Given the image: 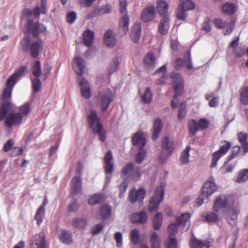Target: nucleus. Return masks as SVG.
I'll use <instances>...</instances> for the list:
<instances>
[{
    "label": "nucleus",
    "instance_id": "nucleus-21",
    "mask_svg": "<svg viewBox=\"0 0 248 248\" xmlns=\"http://www.w3.org/2000/svg\"><path fill=\"white\" fill-rule=\"evenodd\" d=\"M147 214L143 211L134 213L131 215L130 220L133 223L144 224L147 220Z\"/></svg>",
    "mask_w": 248,
    "mask_h": 248
},
{
    "label": "nucleus",
    "instance_id": "nucleus-9",
    "mask_svg": "<svg viewBox=\"0 0 248 248\" xmlns=\"http://www.w3.org/2000/svg\"><path fill=\"white\" fill-rule=\"evenodd\" d=\"M26 30L24 31L26 34H29L31 31L34 37H37L40 32H44L46 31V28L43 24L36 22L33 24L31 20H29L26 25Z\"/></svg>",
    "mask_w": 248,
    "mask_h": 248
},
{
    "label": "nucleus",
    "instance_id": "nucleus-54",
    "mask_svg": "<svg viewBox=\"0 0 248 248\" xmlns=\"http://www.w3.org/2000/svg\"><path fill=\"white\" fill-rule=\"evenodd\" d=\"M223 155L221 153H219L218 151L215 152L212 155V160L211 164V168H213L215 167L217 165L218 160L219 158Z\"/></svg>",
    "mask_w": 248,
    "mask_h": 248
},
{
    "label": "nucleus",
    "instance_id": "nucleus-30",
    "mask_svg": "<svg viewBox=\"0 0 248 248\" xmlns=\"http://www.w3.org/2000/svg\"><path fill=\"white\" fill-rule=\"evenodd\" d=\"M144 66L145 68L150 71L155 67V58L153 53L147 54L144 59Z\"/></svg>",
    "mask_w": 248,
    "mask_h": 248
},
{
    "label": "nucleus",
    "instance_id": "nucleus-2",
    "mask_svg": "<svg viewBox=\"0 0 248 248\" xmlns=\"http://www.w3.org/2000/svg\"><path fill=\"white\" fill-rule=\"evenodd\" d=\"M170 76L173 79V87L175 92V95L171 101V107L173 108H176L178 101L177 96L181 95L183 92L184 79L179 73L172 72Z\"/></svg>",
    "mask_w": 248,
    "mask_h": 248
},
{
    "label": "nucleus",
    "instance_id": "nucleus-46",
    "mask_svg": "<svg viewBox=\"0 0 248 248\" xmlns=\"http://www.w3.org/2000/svg\"><path fill=\"white\" fill-rule=\"evenodd\" d=\"M179 7L189 10L195 8V4L191 0H180Z\"/></svg>",
    "mask_w": 248,
    "mask_h": 248
},
{
    "label": "nucleus",
    "instance_id": "nucleus-37",
    "mask_svg": "<svg viewBox=\"0 0 248 248\" xmlns=\"http://www.w3.org/2000/svg\"><path fill=\"white\" fill-rule=\"evenodd\" d=\"M236 6L233 3H225L222 7V12L228 15H233L236 10Z\"/></svg>",
    "mask_w": 248,
    "mask_h": 248
},
{
    "label": "nucleus",
    "instance_id": "nucleus-64",
    "mask_svg": "<svg viewBox=\"0 0 248 248\" xmlns=\"http://www.w3.org/2000/svg\"><path fill=\"white\" fill-rule=\"evenodd\" d=\"M27 70V66L26 65H22L20 66L14 73L13 74L15 75V77L19 78L21 76L23 75Z\"/></svg>",
    "mask_w": 248,
    "mask_h": 248
},
{
    "label": "nucleus",
    "instance_id": "nucleus-49",
    "mask_svg": "<svg viewBox=\"0 0 248 248\" xmlns=\"http://www.w3.org/2000/svg\"><path fill=\"white\" fill-rule=\"evenodd\" d=\"M10 108V104L6 103L1 105L0 108V121H2L5 118L8 111Z\"/></svg>",
    "mask_w": 248,
    "mask_h": 248
},
{
    "label": "nucleus",
    "instance_id": "nucleus-63",
    "mask_svg": "<svg viewBox=\"0 0 248 248\" xmlns=\"http://www.w3.org/2000/svg\"><path fill=\"white\" fill-rule=\"evenodd\" d=\"M178 226L175 223H172L169 226L168 232L170 234V237H171L174 236L177 232Z\"/></svg>",
    "mask_w": 248,
    "mask_h": 248
},
{
    "label": "nucleus",
    "instance_id": "nucleus-34",
    "mask_svg": "<svg viewBox=\"0 0 248 248\" xmlns=\"http://www.w3.org/2000/svg\"><path fill=\"white\" fill-rule=\"evenodd\" d=\"M46 203L41 205L37 209L36 215L34 217V219L36 220L38 225H40L43 222V218L45 214Z\"/></svg>",
    "mask_w": 248,
    "mask_h": 248
},
{
    "label": "nucleus",
    "instance_id": "nucleus-4",
    "mask_svg": "<svg viewBox=\"0 0 248 248\" xmlns=\"http://www.w3.org/2000/svg\"><path fill=\"white\" fill-rule=\"evenodd\" d=\"M164 192L161 187L156 188L154 195L151 199L148 209L150 212H153L158 210L159 205L164 199Z\"/></svg>",
    "mask_w": 248,
    "mask_h": 248
},
{
    "label": "nucleus",
    "instance_id": "nucleus-16",
    "mask_svg": "<svg viewBox=\"0 0 248 248\" xmlns=\"http://www.w3.org/2000/svg\"><path fill=\"white\" fill-rule=\"evenodd\" d=\"M145 196L144 188H140L138 190H131L129 194V199L131 202L134 203L137 202H141Z\"/></svg>",
    "mask_w": 248,
    "mask_h": 248
},
{
    "label": "nucleus",
    "instance_id": "nucleus-50",
    "mask_svg": "<svg viewBox=\"0 0 248 248\" xmlns=\"http://www.w3.org/2000/svg\"><path fill=\"white\" fill-rule=\"evenodd\" d=\"M248 179V169L242 170L238 174L236 181L243 183Z\"/></svg>",
    "mask_w": 248,
    "mask_h": 248
},
{
    "label": "nucleus",
    "instance_id": "nucleus-18",
    "mask_svg": "<svg viewBox=\"0 0 248 248\" xmlns=\"http://www.w3.org/2000/svg\"><path fill=\"white\" fill-rule=\"evenodd\" d=\"M73 67L75 72L81 76L84 72V63L82 58L80 56L76 57L73 61Z\"/></svg>",
    "mask_w": 248,
    "mask_h": 248
},
{
    "label": "nucleus",
    "instance_id": "nucleus-1",
    "mask_svg": "<svg viewBox=\"0 0 248 248\" xmlns=\"http://www.w3.org/2000/svg\"><path fill=\"white\" fill-rule=\"evenodd\" d=\"M30 41V38L29 36L24 37L21 42V49L25 53L30 51L31 57L36 58L39 54L40 49L42 48V41L40 40L33 42L29 47Z\"/></svg>",
    "mask_w": 248,
    "mask_h": 248
},
{
    "label": "nucleus",
    "instance_id": "nucleus-15",
    "mask_svg": "<svg viewBox=\"0 0 248 248\" xmlns=\"http://www.w3.org/2000/svg\"><path fill=\"white\" fill-rule=\"evenodd\" d=\"M22 121V116L19 113H11L8 114L5 124L8 127H11L13 125H19Z\"/></svg>",
    "mask_w": 248,
    "mask_h": 248
},
{
    "label": "nucleus",
    "instance_id": "nucleus-6",
    "mask_svg": "<svg viewBox=\"0 0 248 248\" xmlns=\"http://www.w3.org/2000/svg\"><path fill=\"white\" fill-rule=\"evenodd\" d=\"M98 100L100 103L101 109L106 111L111 102L112 101V93L111 91L107 89L102 92H100L98 95Z\"/></svg>",
    "mask_w": 248,
    "mask_h": 248
},
{
    "label": "nucleus",
    "instance_id": "nucleus-20",
    "mask_svg": "<svg viewBox=\"0 0 248 248\" xmlns=\"http://www.w3.org/2000/svg\"><path fill=\"white\" fill-rule=\"evenodd\" d=\"M113 157L110 151L107 152L104 158L105 170L107 174H111L113 170Z\"/></svg>",
    "mask_w": 248,
    "mask_h": 248
},
{
    "label": "nucleus",
    "instance_id": "nucleus-19",
    "mask_svg": "<svg viewBox=\"0 0 248 248\" xmlns=\"http://www.w3.org/2000/svg\"><path fill=\"white\" fill-rule=\"evenodd\" d=\"M155 14L154 7H148L142 12L141 19L145 22H148L152 20L155 18Z\"/></svg>",
    "mask_w": 248,
    "mask_h": 248
},
{
    "label": "nucleus",
    "instance_id": "nucleus-53",
    "mask_svg": "<svg viewBox=\"0 0 248 248\" xmlns=\"http://www.w3.org/2000/svg\"><path fill=\"white\" fill-rule=\"evenodd\" d=\"M102 198L101 194H94L89 199L88 203L90 205L96 204L101 201Z\"/></svg>",
    "mask_w": 248,
    "mask_h": 248
},
{
    "label": "nucleus",
    "instance_id": "nucleus-57",
    "mask_svg": "<svg viewBox=\"0 0 248 248\" xmlns=\"http://www.w3.org/2000/svg\"><path fill=\"white\" fill-rule=\"evenodd\" d=\"M215 212H211L207 214L205 217L206 220L210 222L217 221L219 216Z\"/></svg>",
    "mask_w": 248,
    "mask_h": 248
},
{
    "label": "nucleus",
    "instance_id": "nucleus-44",
    "mask_svg": "<svg viewBox=\"0 0 248 248\" xmlns=\"http://www.w3.org/2000/svg\"><path fill=\"white\" fill-rule=\"evenodd\" d=\"M152 248H160V241L156 232H154L150 237Z\"/></svg>",
    "mask_w": 248,
    "mask_h": 248
},
{
    "label": "nucleus",
    "instance_id": "nucleus-27",
    "mask_svg": "<svg viewBox=\"0 0 248 248\" xmlns=\"http://www.w3.org/2000/svg\"><path fill=\"white\" fill-rule=\"evenodd\" d=\"M156 8L158 13L160 16H168L167 13L169 4L165 0H157L156 1Z\"/></svg>",
    "mask_w": 248,
    "mask_h": 248
},
{
    "label": "nucleus",
    "instance_id": "nucleus-48",
    "mask_svg": "<svg viewBox=\"0 0 248 248\" xmlns=\"http://www.w3.org/2000/svg\"><path fill=\"white\" fill-rule=\"evenodd\" d=\"M32 74L35 78H39L42 74L41 63L38 61H35L33 63L32 66Z\"/></svg>",
    "mask_w": 248,
    "mask_h": 248
},
{
    "label": "nucleus",
    "instance_id": "nucleus-59",
    "mask_svg": "<svg viewBox=\"0 0 248 248\" xmlns=\"http://www.w3.org/2000/svg\"><path fill=\"white\" fill-rule=\"evenodd\" d=\"M97 9L98 10V13H99V15L109 13L112 10L111 6L108 4L103 5L100 8H97Z\"/></svg>",
    "mask_w": 248,
    "mask_h": 248
},
{
    "label": "nucleus",
    "instance_id": "nucleus-36",
    "mask_svg": "<svg viewBox=\"0 0 248 248\" xmlns=\"http://www.w3.org/2000/svg\"><path fill=\"white\" fill-rule=\"evenodd\" d=\"M248 134L240 132L238 134V139L239 142L242 144V148L244 153L248 152Z\"/></svg>",
    "mask_w": 248,
    "mask_h": 248
},
{
    "label": "nucleus",
    "instance_id": "nucleus-7",
    "mask_svg": "<svg viewBox=\"0 0 248 248\" xmlns=\"http://www.w3.org/2000/svg\"><path fill=\"white\" fill-rule=\"evenodd\" d=\"M228 205V199L225 194L216 197L213 206V210L218 215L224 213Z\"/></svg>",
    "mask_w": 248,
    "mask_h": 248
},
{
    "label": "nucleus",
    "instance_id": "nucleus-25",
    "mask_svg": "<svg viewBox=\"0 0 248 248\" xmlns=\"http://www.w3.org/2000/svg\"><path fill=\"white\" fill-rule=\"evenodd\" d=\"M162 17L158 29L159 32L164 35L167 33L170 28V18L168 16H162Z\"/></svg>",
    "mask_w": 248,
    "mask_h": 248
},
{
    "label": "nucleus",
    "instance_id": "nucleus-23",
    "mask_svg": "<svg viewBox=\"0 0 248 248\" xmlns=\"http://www.w3.org/2000/svg\"><path fill=\"white\" fill-rule=\"evenodd\" d=\"M141 24L139 22L136 23L131 32V39L133 42L137 43L139 42L141 35Z\"/></svg>",
    "mask_w": 248,
    "mask_h": 248
},
{
    "label": "nucleus",
    "instance_id": "nucleus-22",
    "mask_svg": "<svg viewBox=\"0 0 248 248\" xmlns=\"http://www.w3.org/2000/svg\"><path fill=\"white\" fill-rule=\"evenodd\" d=\"M238 213L237 210L233 208H230L227 210L226 218L228 222L232 226H234L236 224Z\"/></svg>",
    "mask_w": 248,
    "mask_h": 248
},
{
    "label": "nucleus",
    "instance_id": "nucleus-41",
    "mask_svg": "<svg viewBox=\"0 0 248 248\" xmlns=\"http://www.w3.org/2000/svg\"><path fill=\"white\" fill-rule=\"evenodd\" d=\"M119 65L118 58L116 57H114L108 67V72L109 75H111L117 70Z\"/></svg>",
    "mask_w": 248,
    "mask_h": 248
},
{
    "label": "nucleus",
    "instance_id": "nucleus-51",
    "mask_svg": "<svg viewBox=\"0 0 248 248\" xmlns=\"http://www.w3.org/2000/svg\"><path fill=\"white\" fill-rule=\"evenodd\" d=\"M131 240L135 245H138L140 243V236L138 230L134 229L131 232Z\"/></svg>",
    "mask_w": 248,
    "mask_h": 248
},
{
    "label": "nucleus",
    "instance_id": "nucleus-3",
    "mask_svg": "<svg viewBox=\"0 0 248 248\" xmlns=\"http://www.w3.org/2000/svg\"><path fill=\"white\" fill-rule=\"evenodd\" d=\"M119 6L120 12L123 16L120 22L119 32L122 36H123L126 34L128 31L129 21V17L127 15L126 0H120Z\"/></svg>",
    "mask_w": 248,
    "mask_h": 248
},
{
    "label": "nucleus",
    "instance_id": "nucleus-24",
    "mask_svg": "<svg viewBox=\"0 0 248 248\" xmlns=\"http://www.w3.org/2000/svg\"><path fill=\"white\" fill-rule=\"evenodd\" d=\"M141 24L139 22L136 23L131 32V39L133 42L137 43L139 42L141 35Z\"/></svg>",
    "mask_w": 248,
    "mask_h": 248
},
{
    "label": "nucleus",
    "instance_id": "nucleus-32",
    "mask_svg": "<svg viewBox=\"0 0 248 248\" xmlns=\"http://www.w3.org/2000/svg\"><path fill=\"white\" fill-rule=\"evenodd\" d=\"M132 141L134 145H139L140 148H142L145 144L146 140L142 133L137 132L134 134Z\"/></svg>",
    "mask_w": 248,
    "mask_h": 248
},
{
    "label": "nucleus",
    "instance_id": "nucleus-10",
    "mask_svg": "<svg viewBox=\"0 0 248 248\" xmlns=\"http://www.w3.org/2000/svg\"><path fill=\"white\" fill-rule=\"evenodd\" d=\"M88 120L90 127L93 132H99L100 129L103 128L95 110H91L90 111L88 115Z\"/></svg>",
    "mask_w": 248,
    "mask_h": 248
},
{
    "label": "nucleus",
    "instance_id": "nucleus-8",
    "mask_svg": "<svg viewBox=\"0 0 248 248\" xmlns=\"http://www.w3.org/2000/svg\"><path fill=\"white\" fill-rule=\"evenodd\" d=\"M215 26L218 29H223L226 28V30L223 31L225 35L230 34L232 31L235 25L234 20L230 21L227 20H222L217 18L214 20Z\"/></svg>",
    "mask_w": 248,
    "mask_h": 248
},
{
    "label": "nucleus",
    "instance_id": "nucleus-62",
    "mask_svg": "<svg viewBox=\"0 0 248 248\" xmlns=\"http://www.w3.org/2000/svg\"><path fill=\"white\" fill-rule=\"evenodd\" d=\"M17 78L15 77V75L12 74L7 79L6 81V86L8 88L12 89L16 83Z\"/></svg>",
    "mask_w": 248,
    "mask_h": 248
},
{
    "label": "nucleus",
    "instance_id": "nucleus-55",
    "mask_svg": "<svg viewBox=\"0 0 248 248\" xmlns=\"http://www.w3.org/2000/svg\"><path fill=\"white\" fill-rule=\"evenodd\" d=\"M186 9L179 6L176 12V17L179 20H184L187 17V14Z\"/></svg>",
    "mask_w": 248,
    "mask_h": 248
},
{
    "label": "nucleus",
    "instance_id": "nucleus-26",
    "mask_svg": "<svg viewBox=\"0 0 248 248\" xmlns=\"http://www.w3.org/2000/svg\"><path fill=\"white\" fill-rule=\"evenodd\" d=\"M71 186L72 193L77 194L80 193L81 190V178L79 176H75L71 182Z\"/></svg>",
    "mask_w": 248,
    "mask_h": 248
},
{
    "label": "nucleus",
    "instance_id": "nucleus-35",
    "mask_svg": "<svg viewBox=\"0 0 248 248\" xmlns=\"http://www.w3.org/2000/svg\"><path fill=\"white\" fill-rule=\"evenodd\" d=\"M111 207L108 204L102 205L100 209L99 214L101 218L107 219L110 217L111 214Z\"/></svg>",
    "mask_w": 248,
    "mask_h": 248
},
{
    "label": "nucleus",
    "instance_id": "nucleus-31",
    "mask_svg": "<svg viewBox=\"0 0 248 248\" xmlns=\"http://www.w3.org/2000/svg\"><path fill=\"white\" fill-rule=\"evenodd\" d=\"M190 215L188 213L183 214L181 217L177 218V223L179 225H182L185 230H187L190 226Z\"/></svg>",
    "mask_w": 248,
    "mask_h": 248
},
{
    "label": "nucleus",
    "instance_id": "nucleus-12",
    "mask_svg": "<svg viewBox=\"0 0 248 248\" xmlns=\"http://www.w3.org/2000/svg\"><path fill=\"white\" fill-rule=\"evenodd\" d=\"M217 187L215 183V179L213 177L210 178L204 184L201 196L206 198L210 196L217 189Z\"/></svg>",
    "mask_w": 248,
    "mask_h": 248
},
{
    "label": "nucleus",
    "instance_id": "nucleus-52",
    "mask_svg": "<svg viewBox=\"0 0 248 248\" xmlns=\"http://www.w3.org/2000/svg\"><path fill=\"white\" fill-rule=\"evenodd\" d=\"M240 100L244 105L248 104V88L245 87L242 90L240 93Z\"/></svg>",
    "mask_w": 248,
    "mask_h": 248
},
{
    "label": "nucleus",
    "instance_id": "nucleus-60",
    "mask_svg": "<svg viewBox=\"0 0 248 248\" xmlns=\"http://www.w3.org/2000/svg\"><path fill=\"white\" fill-rule=\"evenodd\" d=\"M31 80L33 91L35 93L39 92L41 87V83L39 78H35Z\"/></svg>",
    "mask_w": 248,
    "mask_h": 248
},
{
    "label": "nucleus",
    "instance_id": "nucleus-43",
    "mask_svg": "<svg viewBox=\"0 0 248 248\" xmlns=\"http://www.w3.org/2000/svg\"><path fill=\"white\" fill-rule=\"evenodd\" d=\"M163 215L162 213L157 212L153 219V227L155 230H158L161 226Z\"/></svg>",
    "mask_w": 248,
    "mask_h": 248
},
{
    "label": "nucleus",
    "instance_id": "nucleus-42",
    "mask_svg": "<svg viewBox=\"0 0 248 248\" xmlns=\"http://www.w3.org/2000/svg\"><path fill=\"white\" fill-rule=\"evenodd\" d=\"M153 93L149 88H147L141 96V98L142 101L145 104L150 103L153 100Z\"/></svg>",
    "mask_w": 248,
    "mask_h": 248
},
{
    "label": "nucleus",
    "instance_id": "nucleus-17",
    "mask_svg": "<svg viewBox=\"0 0 248 248\" xmlns=\"http://www.w3.org/2000/svg\"><path fill=\"white\" fill-rule=\"evenodd\" d=\"M78 80H80L79 85L82 96L85 99H89L91 97L90 87L88 82L84 78H78Z\"/></svg>",
    "mask_w": 248,
    "mask_h": 248
},
{
    "label": "nucleus",
    "instance_id": "nucleus-33",
    "mask_svg": "<svg viewBox=\"0 0 248 248\" xmlns=\"http://www.w3.org/2000/svg\"><path fill=\"white\" fill-rule=\"evenodd\" d=\"M94 34L91 30H88L83 33V43L88 46H91L94 39Z\"/></svg>",
    "mask_w": 248,
    "mask_h": 248
},
{
    "label": "nucleus",
    "instance_id": "nucleus-38",
    "mask_svg": "<svg viewBox=\"0 0 248 248\" xmlns=\"http://www.w3.org/2000/svg\"><path fill=\"white\" fill-rule=\"evenodd\" d=\"M190 245L192 248H208L209 247V243L207 241H201L194 238L190 241Z\"/></svg>",
    "mask_w": 248,
    "mask_h": 248
},
{
    "label": "nucleus",
    "instance_id": "nucleus-47",
    "mask_svg": "<svg viewBox=\"0 0 248 248\" xmlns=\"http://www.w3.org/2000/svg\"><path fill=\"white\" fill-rule=\"evenodd\" d=\"M190 149V146H187L184 151L182 153L180 160L182 164H186L188 163Z\"/></svg>",
    "mask_w": 248,
    "mask_h": 248
},
{
    "label": "nucleus",
    "instance_id": "nucleus-11",
    "mask_svg": "<svg viewBox=\"0 0 248 248\" xmlns=\"http://www.w3.org/2000/svg\"><path fill=\"white\" fill-rule=\"evenodd\" d=\"M184 66H185L189 70L193 68L192 61L189 51L185 53L183 60L178 58L175 61L174 66L177 69L180 70Z\"/></svg>",
    "mask_w": 248,
    "mask_h": 248
},
{
    "label": "nucleus",
    "instance_id": "nucleus-61",
    "mask_svg": "<svg viewBox=\"0 0 248 248\" xmlns=\"http://www.w3.org/2000/svg\"><path fill=\"white\" fill-rule=\"evenodd\" d=\"M146 155V152L142 148H140L139 149V153L137 155L136 160L138 163H141L144 159Z\"/></svg>",
    "mask_w": 248,
    "mask_h": 248
},
{
    "label": "nucleus",
    "instance_id": "nucleus-40",
    "mask_svg": "<svg viewBox=\"0 0 248 248\" xmlns=\"http://www.w3.org/2000/svg\"><path fill=\"white\" fill-rule=\"evenodd\" d=\"M60 240L64 243L70 244L72 242L71 234L65 230H62L59 234Z\"/></svg>",
    "mask_w": 248,
    "mask_h": 248
},
{
    "label": "nucleus",
    "instance_id": "nucleus-28",
    "mask_svg": "<svg viewBox=\"0 0 248 248\" xmlns=\"http://www.w3.org/2000/svg\"><path fill=\"white\" fill-rule=\"evenodd\" d=\"M163 124L162 123L160 119L156 118L155 120L153 127V140H156L158 138V136L160 134L161 131L163 128Z\"/></svg>",
    "mask_w": 248,
    "mask_h": 248
},
{
    "label": "nucleus",
    "instance_id": "nucleus-45",
    "mask_svg": "<svg viewBox=\"0 0 248 248\" xmlns=\"http://www.w3.org/2000/svg\"><path fill=\"white\" fill-rule=\"evenodd\" d=\"M188 125L190 133L195 135L199 129L198 122L194 119H191L188 121Z\"/></svg>",
    "mask_w": 248,
    "mask_h": 248
},
{
    "label": "nucleus",
    "instance_id": "nucleus-29",
    "mask_svg": "<svg viewBox=\"0 0 248 248\" xmlns=\"http://www.w3.org/2000/svg\"><path fill=\"white\" fill-rule=\"evenodd\" d=\"M104 40L106 45L108 46H114L116 42L115 34L110 30H108L106 31L104 35Z\"/></svg>",
    "mask_w": 248,
    "mask_h": 248
},
{
    "label": "nucleus",
    "instance_id": "nucleus-13",
    "mask_svg": "<svg viewBox=\"0 0 248 248\" xmlns=\"http://www.w3.org/2000/svg\"><path fill=\"white\" fill-rule=\"evenodd\" d=\"M162 148L160 157L165 158L170 155L174 147L173 143L169 140L168 137H165L162 140Z\"/></svg>",
    "mask_w": 248,
    "mask_h": 248
},
{
    "label": "nucleus",
    "instance_id": "nucleus-56",
    "mask_svg": "<svg viewBox=\"0 0 248 248\" xmlns=\"http://www.w3.org/2000/svg\"><path fill=\"white\" fill-rule=\"evenodd\" d=\"M19 113L24 116H27L30 112V106L29 103H26L19 108Z\"/></svg>",
    "mask_w": 248,
    "mask_h": 248
},
{
    "label": "nucleus",
    "instance_id": "nucleus-5",
    "mask_svg": "<svg viewBox=\"0 0 248 248\" xmlns=\"http://www.w3.org/2000/svg\"><path fill=\"white\" fill-rule=\"evenodd\" d=\"M122 175L127 179L131 177L135 180H138L140 176V168L138 166L135 167L133 163L129 162L123 167Z\"/></svg>",
    "mask_w": 248,
    "mask_h": 248
},
{
    "label": "nucleus",
    "instance_id": "nucleus-58",
    "mask_svg": "<svg viewBox=\"0 0 248 248\" xmlns=\"http://www.w3.org/2000/svg\"><path fill=\"white\" fill-rule=\"evenodd\" d=\"M240 150L241 148L239 146H235L233 147L231 154L228 156V161L225 162V163H227V162L235 157L239 154Z\"/></svg>",
    "mask_w": 248,
    "mask_h": 248
},
{
    "label": "nucleus",
    "instance_id": "nucleus-39",
    "mask_svg": "<svg viewBox=\"0 0 248 248\" xmlns=\"http://www.w3.org/2000/svg\"><path fill=\"white\" fill-rule=\"evenodd\" d=\"M72 225L75 228L84 229L87 225V221L85 218H75L72 222Z\"/></svg>",
    "mask_w": 248,
    "mask_h": 248
},
{
    "label": "nucleus",
    "instance_id": "nucleus-14",
    "mask_svg": "<svg viewBox=\"0 0 248 248\" xmlns=\"http://www.w3.org/2000/svg\"><path fill=\"white\" fill-rule=\"evenodd\" d=\"M46 236L44 233L36 234L33 236L31 243V248H46Z\"/></svg>",
    "mask_w": 248,
    "mask_h": 248
}]
</instances>
